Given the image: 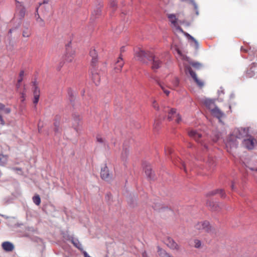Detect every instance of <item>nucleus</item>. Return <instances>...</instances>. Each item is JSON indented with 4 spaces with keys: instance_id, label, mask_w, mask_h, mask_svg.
<instances>
[{
    "instance_id": "1a4fd4ad",
    "label": "nucleus",
    "mask_w": 257,
    "mask_h": 257,
    "mask_svg": "<svg viewBox=\"0 0 257 257\" xmlns=\"http://www.w3.org/2000/svg\"><path fill=\"white\" fill-rule=\"evenodd\" d=\"M210 111L212 115L217 117L219 120V121H221V118L224 116V113L222 112L217 106L211 110Z\"/></svg>"
},
{
    "instance_id": "a18cd8bd",
    "label": "nucleus",
    "mask_w": 257,
    "mask_h": 257,
    "mask_svg": "<svg viewBox=\"0 0 257 257\" xmlns=\"http://www.w3.org/2000/svg\"><path fill=\"white\" fill-rule=\"evenodd\" d=\"M55 132H58V126H59V125H57V124H55Z\"/></svg>"
},
{
    "instance_id": "5fc2aeb1",
    "label": "nucleus",
    "mask_w": 257,
    "mask_h": 257,
    "mask_svg": "<svg viewBox=\"0 0 257 257\" xmlns=\"http://www.w3.org/2000/svg\"><path fill=\"white\" fill-rule=\"evenodd\" d=\"M231 188H232V189H233V190L234 189V185L233 184H232V185H231Z\"/></svg>"
},
{
    "instance_id": "6ab92c4d",
    "label": "nucleus",
    "mask_w": 257,
    "mask_h": 257,
    "mask_svg": "<svg viewBox=\"0 0 257 257\" xmlns=\"http://www.w3.org/2000/svg\"><path fill=\"white\" fill-rule=\"evenodd\" d=\"M157 82L158 84L160 86V87L161 88V89H162L163 92L167 95H169V94H170V91H169L168 90H167L166 89L165 84L164 83H163L160 81H158V80H157Z\"/></svg>"
},
{
    "instance_id": "2eb2a0df",
    "label": "nucleus",
    "mask_w": 257,
    "mask_h": 257,
    "mask_svg": "<svg viewBox=\"0 0 257 257\" xmlns=\"http://www.w3.org/2000/svg\"><path fill=\"white\" fill-rule=\"evenodd\" d=\"M124 64V62L123 61L121 56L120 55L115 65V67H114V69L116 72L120 71L123 65Z\"/></svg>"
},
{
    "instance_id": "423d86ee",
    "label": "nucleus",
    "mask_w": 257,
    "mask_h": 257,
    "mask_svg": "<svg viewBox=\"0 0 257 257\" xmlns=\"http://www.w3.org/2000/svg\"><path fill=\"white\" fill-rule=\"evenodd\" d=\"M184 67L186 73H189L197 85L199 87H202L204 85L203 82L201 80L198 79L196 74L192 70L191 68L189 66L186 65H184Z\"/></svg>"
},
{
    "instance_id": "cd10ccee",
    "label": "nucleus",
    "mask_w": 257,
    "mask_h": 257,
    "mask_svg": "<svg viewBox=\"0 0 257 257\" xmlns=\"http://www.w3.org/2000/svg\"><path fill=\"white\" fill-rule=\"evenodd\" d=\"M36 21L40 26L44 27L45 26V23L43 20L40 17L39 15H38V17L36 18Z\"/></svg>"
},
{
    "instance_id": "c756f323",
    "label": "nucleus",
    "mask_w": 257,
    "mask_h": 257,
    "mask_svg": "<svg viewBox=\"0 0 257 257\" xmlns=\"http://www.w3.org/2000/svg\"><path fill=\"white\" fill-rule=\"evenodd\" d=\"M7 161V157L4 155H0V165H4Z\"/></svg>"
},
{
    "instance_id": "4c0bfd02",
    "label": "nucleus",
    "mask_w": 257,
    "mask_h": 257,
    "mask_svg": "<svg viewBox=\"0 0 257 257\" xmlns=\"http://www.w3.org/2000/svg\"><path fill=\"white\" fill-rule=\"evenodd\" d=\"M39 96H39V95H34V98L33 102L35 104H36L38 102V101L39 99Z\"/></svg>"
},
{
    "instance_id": "6e6552de",
    "label": "nucleus",
    "mask_w": 257,
    "mask_h": 257,
    "mask_svg": "<svg viewBox=\"0 0 257 257\" xmlns=\"http://www.w3.org/2000/svg\"><path fill=\"white\" fill-rule=\"evenodd\" d=\"M168 18L169 19V21L173 25V26L176 28V29L181 32H183L182 29L178 26L177 24V19L176 16L174 14H168Z\"/></svg>"
},
{
    "instance_id": "6e6d98bb",
    "label": "nucleus",
    "mask_w": 257,
    "mask_h": 257,
    "mask_svg": "<svg viewBox=\"0 0 257 257\" xmlns=\"http://www.w3.org/2000/svg\"><path fill=\"white\" fill-rule=\"evenodd\" d=\"M48 3V2L47 1H45V0L44 1V2H43L44 4H46V3Z\"/></svg>"
},
{
    "instance_id": "dca6fc26",
    "label": "nucleus",
    "mask_w": 257,
    "mask_h": 257,
    "mask_svg": "<svg viewBox=\"0 0 257 257\" xmlns=\"http://www.w3.org/2000/svg\"><path fill=\"white\" fill-rule=\"evenodd\" d=\"M2 247L5 250L7 251H12L14 248L13 244L9 241L3 242L2 243Z\"/></svg>"
},
{
    "instance_id": "0eeeda50",
    "label": "nucleus",
    "mask_w": 257,
    "mask_h": 257,
    "mask_svg": "<svg viewBox=\"0 0 257 257\" xmlns=\"http://www.w3.org/2000/svg\"><path fill=\"white\" fill-rule=\"evenodd\" d=\"M100 175L102 179L105 180L106 181L110 180L111 178L110 175L109 173L108 169L106 166H104L101 168Z\"/></svg>"
},
{
    "instance_id": "473e14b6",
    "label": "nucleus",
    "mask_w": 257,
    "mask_h": 257,
    "mask_svg": "<svg viewBox=\"0 0 257 257\" xmlns=\"http://www.w3.org/2000/svg\"><path fill=\"white\" fill-rule=\"evenodd\" d=\"M40 90L38 87V86H36L34 88V90L33 92L34 95H39L40 96Z\"/></svg>"
},
{
    "instance_id": "a19ab883",
    "label": "nucleus",
    "mask_w": 257,
    "mask_h": 257,
    "mask_svg": "<svg viewBox=\"0 0 257 257\" xmlns=\"http://www.w3.org/2000/svg\"><path fill=\"white\" fill-rule=\"evenodd\" d=\"M165 152L166 154H171L172 152L171 149L170 148H166L165 149Z\"/></svg>"
},
{
    "instance_id": "f8f14e48",
    "label": "nucleus",
    "mask_w": 257,
    "mask_h": 257,
    "mask_svg": "<svg viewBox=\"0 0 257 257\" xmlns=\"http://www.w3.org/2000/svg\"><path fill=\"white\" fill-rule=\"evenodd\" d=\"M16 7L17 10L19 11V14L20 18H23L25 17L26 13V10L25 7L21 4L19 2L16 1Z\"/></svg>"
},
{
    "instance_id": "c9c22d12",
    "label": "nucleus",
    "mask_w": 257,
    "mask_h": 257,
    "mask_svg": "<svg viewBox=\"0 0 257 257\" xmlns=\"http://www.w3.org/2000/svg\"><path fill=\"white\" fill-rule=\"evenodd\" d=\"M191 64L193 67H194L196 68H199L202 66L201 64L198 62H194V63H192Z\"/></svg>"
},
{
    "instance_id": "c85d7f7f",
    "label": "nucleus",
    "mask_w": 257,
    "mask_h": 257,
    "mask_svg": "<svg viewBox=\"0 0 257 257\" xmlns=\"http://www.w3.org/2000/svg\"><path fill=\"white\" fill-rule=\"evenodd\" d=\"M128 154V150L126 148L123 149L122 154H121L122 159L123 160H125Z\"/></svg>"
},
{
    "instance_id": "72a5a7b5",
    "label": "nucleus",
    "mask_w": 257,
    "mask_h": 257,
    "mask_svg": "<svg viewBox=\"0 0 257 257\" xmlns=\"http://www.w3.org/2000/svg\"><path fill=\"white\" fill-rule=\"evenodd\" d=\"M97 141L100 143H103L104 142V139L100 135H97L96 137Z\"/></svg>"
},
{
    "instance_id": "de8ad7c7",
    "label": "nucleus",
    "mask_w": 257,
    "mask_h": 257,
    "mask_svg": "<svg viewBox=\"0 0 257 257\" xmlns=\"http://www.w3.org/2000/svg\"><path fill=\"white\" fill-rule=\"evenodd\" d=\"M142 257H148V255L146 252H144L142 253Z\"/></svg>"
},
{
    "instance_id": "bb28decb",
    "label": "nucleus",
    "mask_w": 257,
    "mask_h": 257,
    "mask_svg": "<svg viewBox=\"0 0 257 257\" xmlns=\"http://www.w3.org/2000/svg\"><path fill=\"white\" fill-rule=\"evenodd\" d=\"M31 35V32L28 28L25 29L23 31V36L24 37L28 38Z\"/></svg>"
},
{
    "instance_id": "ea45409f",
    "label": "nucleus",
    "mask_w": 257,
    "mask_h": 257,
    "mask_svg": "<svg viewBox=\"0 0 257 257\" xmlns=\"http://www.w3.org/2000/svg\"><path fill=\"white\" fill-rule=\"evenodd\" d=\"M72 55H71L70 57L68 56V55H66V61H67L68 62H71L72 61Z\"/></svg>"
},
{
    "instance_id": "4468645a",
    "label": "nucleus",
    "mask_w": 257,
    "mask_h": 257,
    "mask_svg": "<svg viewBox=\"0 0 257 257\" xmlns=\"http://www.w3.org/2000/svg\"><path fill=\"white\" fill-rule=\"evenodd\" d=\"M144 168L147 177L150 179H154L153 174L152 173V169L150 166L149 164L145 163L144 164Z\"/></svg>"
},
{
    "instance_id": "a211bd4d",
    "label": "nucleus",
    "mask_w": 257,
    "mask_h": 257,
    "mask_svg": "<svg viewBox=\"0 0 257 257\" xmlns=\"http://www.w3.org/2000/svg\"><path fill=\"white\" fill-rule=\"evenodd\" d=\"M90 56L92 57V63L94 64L97 61V54L95 49L91 50L90 51Z\"/></svg>"
},
{
    "instance_id": "9d476101",
    "label": "nucleus",
    "mask_w": 257,
    "mask_h": 257,
    "mask_svg": "<svg viewBox=\"0 0 257 257\" xmlns=\"http://www.w3.org/2000/svg\"><path fill=\"white\" fill-rule=\"evenodd\" d=\"M165 243L170 248L173 249H178L179 248L178 245L171 238L168 237L165 240Z\"/></svg>"
},
{
    "instance_id": "09e8293b",
    "label": "nucleus",
    "mask_w": 257,
    "mask_h": 257,
    "mask_svg": "<svg viewBox=\"0 0 257 257\" xmlns=\"http://www.w3.org/2000/svg\"><path fill=\"white\" fill-rule=\"evenodd\" d=\"M23 80V77H20V78L18 80V82L20 84Z\"/></svg>"
},
{
    "instance_id": "c03bdc74",
    "label": "nucleus",
    "mask_w": 257,
    "mask_h": 257,
    "mask_svg": "<svg viewBox=\"0 0 257 257\" xmlns=\"http://www.w3.org/2000/svg\"><path fill=\"white\" fill-rule=\"evenodd\" d=\"M181 163L182 164V166L183 167V169H184V171L185 172H186V167H185L184 163L183 162H182V161H181Z\"/></svg>"
},
{
    "instance_id": "aec40b11",
    "label": "nucleus",
    "mask_w": 257,
    "mask_h": 257,
    "mask_svg": "<svg viewBox=\"0 0 257 257\" xmlns=\"http://www.w3.org/2000/svg\"><path fill=\"white\" fill-rule=\"evenodd\" d=\"M158 254L161 257H171V256L166 252L165 250L158 247Z\"/></svg>"
},
{
    "instance_id": "3c124183",
    "label": "nucleus",
    "mask_w": 257,
    "mask_h": 257,
    "mask_svg": "<svg viewBox=\"0 0 257 257\" xmlns=\"http://www.w3.org/2000/svg\"><path fill=\"white\" fill-rule=\"evenodd\" d=\"M124 51V48H123V47L121 48V49H120V52H123Z\"/></svg>"
},
{
    "instance_id": "412c9836",
    "label": "nucleus",
    "mask_w": 257,
    "mask_h": 257,
    "mask_svg": "<svg viewBox=\"0 0 257 257\" xmlns=\"http://www.w3.org/2000/svg\"><path fill=\"white\" fill-rule=\"evenodd\" d=\"M72 242L75 247L81 250H83L82 244L80 243L78 239H73Z\"/></svg>"
},
{
    "instance_id": "393cba45",
    "label": "nucleus",
    "mask_w": 257,
    "mask_h": 257,
    "mask_svg": "<svg viewBox=\"0 0 257 257\" xmlns=\"http://www.w3.org/2000/svg\"><path fill=\"white\" fill-rule=\"evenodd\" d=\"M247 167L248 168L252 171H257V162H255L254 164H252L250 163L248 164Z\"/></svg>"
},
{
    "instance_id": "4d7b16f0",
    "label": "nucleus",
    "mask_w": 257,
    "mask_h": 257,
    "mask_svg": "<svg viewBox=\"0 0 257 257\" xmlns=\"http://www.w3.org/2000/svg\"><path fill=\"white\" fill-rule=\"evenodd\" d=\"M213 203H211V202H209V204H208V205L209 206H211V204H212Z\"/></svg>"
},
{
    "instance_id": "7c9ffc66",
    "label": "nucleus",
    "mask_w": 257,
    "mask_h": 257,
    "mask_svg": "<svg viewBox=\"0 0 257 257\" xmlns=\"http://www.w3.org/2000/svg\"><path fill=\"white\" fill-rule=\"evenodd\" d=\"M100 12H101V11L100 10V8H97L96 10H94L92 13V16L93 17L94 16H99L100 14Z\"/></svg>"
},
{
    "instance_id": "a878e982",
    "label": "nucleus",
    "mask_w": 257,
    "mask_h": 257,
    "mask_svg": "<svg viewBox=\"0 0 257 257\" xmlns=\"http://www.w3.org/2000/svg\"><path fill=\"white\" fill-rule=\"evenodd\" d=\"M202 242L201 241L197 239L194 240V245L195 248H200L201 247Z\"/></svg>"
},
{
    "instance_id": "4be33fe9",
    "label": "nucleus",
    "mask_w": 257,
    "mask_h": 257,
    "mask_svg": "<svg viewBox=\"0 0 257 257\" xmlns=\"http://www.w3.org/2000/svg\"><path fill=\"white\" fill-rule=\"evenodd\" d=\"M186 35L188 38V39L191 40L194 43L196 48L198 49L199 47V43L197 42V41L194 37H193L192 36H191L188 33H186Z\"/></svg>"
},
{
    "instance_id": "49530a36",
    "label": "nucleus",
    "mask_w": 257,
    "mask_h": 257,
    "mask_svg": "<svg viewBox=\"0 0 257 257\" xmlns=\"http://www.w3.org/2000/svg\"><path fill=\"white\" fill-rule=\"evenodd\" d=\"M0 120H1V123L2 124H4V120H3V119L2 118V115L0 114Z\"/></svg>"
},
{
    "instance_id": "58836bf2",
    "label": "nucleus",
    "mask_w": 257,
    "mask_h": 257,
    "mask_svg": "<svg viewBox=\"0 0 257 257\" xmlns=\"http://www.w3.org/2000/svg\"><path fill=\"white\" fill-rule=\"evenodd\" d=\"M174 87H177L179 85V80L177 78H176L174 81L173 82Z\"/></svg>"
},
{
    "instance_id": "f3484780",
    "label": "nucleus",
    "mask_w": 257,
    "mask_h": 257,
    "mask_svg": "<svg viewBox=\"0 0 257 257\" xmlns=\"http://www.w3.org/2000/svg\"><path fill=\"white\" fill-rule=\"evenodd\" d=\"M92 79L94 82V83L97 85L99 84L100 81V75L99 74L96 72H94L92 73Z\"/></svg>"
},
{
    "instance_id": "79ce46f5",
    "label": "nucleus",
    "mask_w": 257,
    "mask_h": 257,
    "mask_svg": "<svg viewBox=\"0 0 257 257\" xmlns=\"http://www.w3.org/2000/svg\"><path fill=\"white\" fill-rule=\"evenodd\" d=\"M110 5L111 7H114L116 6V3L114 2V1L113 0L110 2Z\"/></svg>"
},
{
    "instance_id": "f257e3e1",
    "label": "nucleus",
    "mask_w": 257,
    "mask_h": 257,
    "mask_svg": "<svg viewBox=\"0 0 257 257\" xmlns=\"http://www.w3.org/2000/svg\"><path fill=\"white\" fill-rule=\"evenodd\" d=\"M248 135V128L242 127L235 128L225 142V146L227 152L232 153L234 150L237 148L238 140H243Z\"/></svg>"
},
{
    "instance_id": "ddd939ff",
    "label": "nucleus",
    "mask_w": 257,
    "mask_h": 257,
    "mask_svg": "<svg viewBox=\"0 0 257 257\" xmlns=\"http://www.w3.org/2000/svg\"><path fill=\"white\" fill-rule=\"evenodd\" d=\"M204 105L211 111L216 107L214 101L210 99H205L203 101Z\"/></svg>"
},
{
    "instance_id": "13d9d810",
    "label": "nucleus",
    "mask_w": 257,
    "mask_h": 257,
    "mask_svg": "<svg viewBox=\"0 0 257 257\" xmlns=\"http://www.w3.org/2000/svg\"><path fill=\"white\" fill-rule=\"evenodd\" d=\"M12 30L11 29V30H10V31H9V33H12Z\"/></svg>"
},
{
    "instance_id": "2f4dec72",
    "label": "nucleus",
    "mask_w": 257,
    "mask_h": 257,
    "mask_svg": "<svg viewBox=\"0 0 257 257\" xmlns=\"http://www.w3.org/2000/svg\"><path fill=\"white\" fill-rule=\"evenodd\" d=\"M74 120L75 122V124H74V126L75 127V129H76V124H78V121L81 120V118L79 115H78V116L75 115L74 116Z\"/></svg>"
},
{
    "instance_id": "7ed1b4c3",
    "label": "nucleus",
    "mask_w": 257,
    "mask_h": 257,
    "mask_svg": "<svg viewBox=\"0 0 257 257\" xmlns=\"http://www.w3.org/2000/svg\"><path fill=\"white\" fill-rule=\"evenodd\" d=\"M196 229L200 231H204L211 234H215V229L212 226L208 221H203L197 222L195 225Z\"/></svg>"
},
{
    "instance_id": "20e7f679",
    "label": "nucleus",
    "mask_w": 257,
    "mask_h": 257,
    "mask_svg": "<svg viewBox=\"0 0 257 257\" xmlns=\"http://www.w3.org/2000/svg\"><path fill=\"white\" fill-rule=\"evenodd\" d=\"M164 113H167V119L169 121H171L173 118L176 117V122L180 123L182 120V118L179 113H177L175 108H170L169 107H165L163 110Z\"/></svg>"
},
{
    "instance_id": "864d4df0",
    "label": "nucleus",
    "mask_w": 257,
    "mask_h": 257,
    "mask_svg": "<svg viewBox=\"0 0 257 257\" xmlns=\"http://www.w3.org/2000/svg\"><path fill=\"white\" fill-rule=\"evenodd\" d=\"M177 52L179 55H181V52L179 50H177Z\"/></svg>"
},
{
    "instance_id": "b1692460",
    "label": "nucleus",
    "mask_w": 257,
    "mask_h": 257,
    "mask_svg": "<svg viewBox=\"0 0 257 257\" xmlns=\"http://www.w3.org/2000/svg\"><path fill=\"white\" fill-rule=\"evenodd\" d=\"M33 201L34 203L37 205H40L41 203V199L40 196L38 195H35L33 197Z\"/></svg>"
},
{
    "instance_id": "8fccbe9b",
    "label": "nucleus",
    "mask_w": 257,
    "mask_h": 257,
    "mask_svg": "<svg viewBox=\"0 0 257 257\" xmlns=\"http://www.w3.org/2000/svg\"><path fill=\"white\" fill-rule=\"evenodd\" d=\"M33 85H34V88H35L36 86H37V84L36 81L33 82Z\"/></svg>"
},
{
    "instance_id": "603ef678",
    "label": "nucleus",
    "mask_w": 257,
    "mask_h": 257,
    "mask_svg": "<svg viewBox=\"0 0 257 257\" xmlns=\"http://www.w3.org/2000/svg\"><path fill=\"white\" fill-rule=\"evenodd\" d=\"M63 63H61L59 65V69H60L63 66Z\"/></svg>"
},
{
    "instance_id": "e433bc0d",
    "label": "nucleus",
    "mask_w": 257,
    "mask_h": 257,
    "mask_svg": "<svg viewBox=\"0 0 257 257\" xmlns=\"http://www.w3.org/2000/svg\"><path fill=\"white\" fill-rule=\"evenodd\" d=\"M152 106H153V107L154 108L156 109L157 110H159V106H158V104L157 103V102H156V100H154V101H153V104H152Z\"/></svg>"
},
{
    "instance_id": "9b49d317",
    "label": "nucleus",
    "mask_w": 257,
    "mask_h": 257,
    "mask_svg": "<svg viewBox=\"0 0 257 257\" xmlns=\"http://www.w3.org/2000/svg\"><path fill=\"white\" fill-rule=\"evenodd\" d=\"M189 136L194 139L196 141H198L199 139L202 137V134L196 130H192L188 132Z\"/></svg>"
},
{
    "instance_id": "f03ea898",
    "label": "nucleus",
    "mask_w": 257,
    "mask_h": 257,
    "mask_svg": "<svg viewBox=\"0 0 257 257\" xmlns=\"http://www.w3.org/2000/svg\"><path fill=\"white\" fill-rule=\"evenodd\" d=\"M135 57L137 60L143 63L147 62L146 60L152 61V69L154 71L159 69L162 65V61L159 58L155 56L149 51H145L142 49H139L135 52Z\"/></svg>"
},
{
    "instance_id": "37998d69",
    "label": "nucleus",
    "mask_w": 257,
    "mask_h": 257,
    "mask_svg": "<svg viewBox=\"0 0 257 257\" xmlns=\"http://www.w3.org/2000/svg\"><path fill=\"white\" fill-rule=\"evenodd\" d=\"M24 75V71L22 70L20 73V75H19L20 77H23Z\"/></svg>"
},
{
    "instance_id": "5701e85b",
    "label": "nucleus",
    "mask_w": 257,
    "mask_h": 257,
    "mask_svg": "<svg viewBox=\"0 0 257 257\" xmlns=\"http://www.w3.org/2000/svg\"><path fill=\"white\" fill-rule=\"evenodd\" d=\"M0 110L2 111L4 113L8 114L10 112L11 109L9 108H5L4 104L0 103Z\"/></svg>"
},
{
    "instance_id": "f704fd0d",
    "label": "nucleus",
    "mask_w": 257,
    "mask_h": 257,
    "mask_svg": "<svg viewBox=\"0 0 257 257\" xmlns=\"http://www.w3.org/2000/svg\"><path fill=\"white\" fill-rule=\"evenodd\" d=\"M216 193L220 194L221 196H223V195H224L223 190L222 189L217 190L215 191L214 192H213L212 193V194L213 195V194H215Z\"/></svg>"
},
{
    "instance_id": "39448f33",
    "label": "nucleus",
    "mask_w": 257,
    "mask_h": 257,
    "mask_svg": "<svg viewBox=\"0 0 257 257\" xmlns=\"http://www.w3.org/2000/svg\"><path fill=\"white\" fill-rule=\"evenodd\" d=\"M256 144V141L251 136L248 135L243 140L242 144L246 148L251 150L252 149Z\"/></svg>"
}]
</instances>
